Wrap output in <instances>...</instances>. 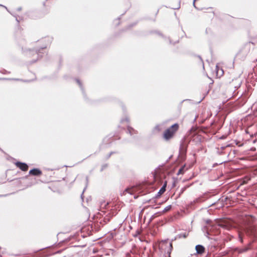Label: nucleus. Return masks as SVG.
<instances>
[{
	"label": "nucleus",
	"instance_id": "obj_12",
	"mask_svg": "<svg viewBox=\"0 0 257 257\" xmlns=\"http://www.w3.org/2000/svg\"><path fill=\"white\" fill-rule=\"evenodd\" d=\"M185 166L182 167L178 171L177 174H183L184 172Z\"/></svg>",
	"mask_w": 257,
	"mask_h": 257
},
{
	"label": "nucleus",
	"instance_id": "obj_7",
	"mask_svg": "<svg viewBox=\"0 0 257 257\" xmlns=\"http://www.w3.org/2000/svg\"><path fill=\"white\" fill-rule=\"evenodd\" d=\"M42 174V171L38 169H33L29 171V174L33 176H40Z\"/></svg>",
	"mask_w": 257,
	"mask_h": 257
},
{
	"label": "nucleus",
	"instance_id": "obj_11",
	"mask_svg": "<svg viewBox=\"0 0 257 257\" xmlns=\"http://www.w3.org/2000/svg\"><path fill=\"white\" fill-rule=\"evenodd\" d=\"M248 249V248L247 247H245L242 249H240V248H236L235 249V251H238V253H242L243 252H245L246 251H247V250Z\"/></svg>",
	"mask_w": 257,
	"mask_h": 257
},
{
	"label": "nucleus",
	"instance_id": "obj_10",
	"mask_svg": "<svg viewBox=\"0 0 257 257\" xmlns=\"http://www.w3.org/2000/svg\"><path fill=\"white\" fill-rule=\"evenodd\" d=\"M166 184H164V185L161 188V189L159 190L158 192V195L160 196L162 194H163L165 191H166Z\"/></svg>",
	"mask_w": 257,
	"mask_h": 257
},
{
	"label": "nucleus",
	"instance_id": "obj_1",
	"mask_svg": "<svg viewBox=\"0 0 257 257\" xmlns=\"http://www.w3.org/2000/svg\"><path fill=\"white\" fill-rule=\"evenodd\" d=\"M179 128L178 123H174L169 127L166 129L162 135V137L166 141H169L175 136Z\"/></svg>",
	"mask_w": 257,
	"mask_h": 257
},
{
	"label": "nucleus",
	"instance_id": "obj_5",
	"mask_svg": "<svg viewBox=\"0 0 257 257\" xmlns=\"http://www.w3.org/2000/svg\"><path fill=\"white\" fill-rule=\"evenodd\" d=\"M256 230V227L254 226L251 225L247 227L245 231L248 235H253L254 234Z\"/></svg>",
	"mask_w": 257,
	"mask_h": 257
},
{
	"label": "nucleus",
	"instance_id": "obj_9",
	"mask_svg": "<svg viewBox=\"0 0 257 257\" xmlns=\"http://www.w3.org/2000/svg\"><path fill=\"white\" fill-rule=\"evenodd\" d=\"M46 256L47 255L44 252H37L27 257H46Z\"/></svg>",
	"mask_w": 257,
	"mask_h": 257
},
{
	"label": "nucleus",
	"instance_id": "obj_2",
	"mask_svg": "<svg viewBox=\"0 0 257 257\" xmlns=\"http://www.w3.org/2000/svg\"><path fill=\"white\" fill-rule=\"evenodd\" d=\"M253 44L252 43L248 42L245 44L242 47L240 51L243 52L245 55H247L250 51L251 49V45Z\"/></svg>",
	"mask_w": 257,
	"mask_h": 257
},
{
	"label": "nucleus",
	"instance_id": "obj_6",
	"mask_svg": "<svg viewBox=\"0 0 257 257\" xmlns=\"http://www.w3.org/2000/svg\"><path fill=\"white\" fill-rule=\"evenodd\" d=\"M216 76L217 78H220L224 75V71L219 65H216L215 67Z\"/></svg>",
	"mask_w": 257,
	"mask_h": 257
},
{
	"label": "nucleus",
	"instance_id": "obj_8",
	"mask_svg": "<svg viewBox=\"0 0 257 257\" xmlns=\"http://www.w3.org/2000/svg\"><path fill=\"white\" fill-rule=\"evenodd\" d=\"M197 253L199 254H202L205 251V248L201 245H197L195 247Z\"/></svg>",
	"mask_w": 257,
	"mask_h": 257
},
{
	"label": "nucleus",
	"instance_id": "obj_14",
	"mask_svg": "<svg viewBox=\"0 0 257 257\" xmlns=\"http://www.w3.org/2000/svg\"><path fill=\"white\" fill-rule=\"evenodd\" d=\"M250 179L248 178H244L242 184H246L248 180H249Z\"/></svg>",
	"mask_w": 257,
	"mask_h": 257
},
{
	"label": "nucleus",
	"instance_id": "obj_17",
	"mask_svg": "<svg viewBox=\"0 0 257 257\" xmlns=\"http://www.w3.org/2000/svg\"><path fill=\"white\" fill-rule=\"evenodd\" d=\"M256 111H257V109H256Z\"/></svg>",
	"mask_w": 257,
	"mask_h": 257
},
{
	"label": "nucleus",
	"instance_id": "obj_16",
	"mask_svg": "<svg viewBox=\"0 0 257 257\" xmlns=\"http://www.w3.org/2000/svg\"><path fill=\"white\" fill-rule=\"evenodd\" d=\"M186 236H187V235H186V234H185V233H184V234H183V237H184V238H185V237H186Z\"/></svg>",
	"mask_w": 257,
	"mask_h": 257
},
{
	"label": "nucleus",
	"instance_id": "obj_4",
	"mask_svg": "<svg viewBox=\"0 0 257 257\" xmlns=\"http://www.w3.org/2000/svg\"><path fill=\"white\" fill-rule=\"evenodd\" d=\"M140 189V186H133L131 188L126 189L125 191L131 194H134V193L139 192Z\"/></svg>",
	"mask_w": 257,
	"mask_h": 257
},
{
	"label": "nucleus",
	"instance_id": "obj_15",
	"mask_svg": "<svg viewBox=\"0 0 257 257\" xmlns=\"http://www.w3.org/2000/svg\"><path fill=\"white\" fill-rule=\"evenodd\" d=\"M238 235H239V237L240 238V242H243V239H242V237L241 234L240 233H239Z\"/></svg>",
	"mask_w": 257,
	"mask_h": 257
},
{
	"label": "nucleus",
	"instance_id": "obj_3",
	"mask_svg": "<svg viewBox=\"0 0 257 257\" xmlns=\"http://www.w3.org/2000/svg\"><path fill=\"white\" fill-rule=\"evenodd\" d=\"M15 165L22 171L26 172L28 170L29 166L26 163L17 162L15 163Z\"/></svg>",
	"mask_w": 257,
	"mask_h": 257
},
{
	"label": "nucleus",
	"instance_id": "obj_13",
	"mask_svg": "<svg viewBox=\"0 0 257 257\" xmlns=\"http://www.w3.org/2000/svg\"><path fill=\"white\" fill-rule=\"evenodd\" d=\"M171 208V205H169L167 207H166L163 210V212L164 213H165V212H167V211H169Z\"/></svg>",
	"mask_w": 257,
	"mask_h": 257
}]
</instances>
